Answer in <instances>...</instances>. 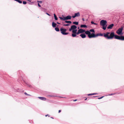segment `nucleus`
I'll list each match as a JSON object with an SVG mask.
<instances>
[{
  "label": "nucleus",
  "mask_w": 124,
  "mask_h": 124,
  "mask_svg": "<svg viewBox=\"0 0 124 124\" xmlns=\"http://www.w3.org/2000/svg\"><path fill=\"white\" fill-rule=\"evenodd\" d=\"M52 25L53 27L54 28V22H52Z\"/></svg>",
  "instance_id": "obj_24"
},
{
  "label": "nucleus",
  "mask_w": 124,
  "mask_h": 124,
  "mask_svg": "<svg viewBox=\"0 0 124 124\" xmlns=\"http://www.w3.org/2000/svg\"><path fill=\"white\" fill-rule=\"evenodd\" d=\"M48 116V115H46L45 116L46 117V116Z\"/></svg>",
  "instance_id": "obj_38"
},
{
  "label": "nucleus",
  "mask_w": 124,
  "mask_h": 124,
  "mask_svg": "<svg viewBox=\"0 0 124 124\" xmlns=\"http://www.w3.org/2000/svg\"><path fill=\"white\" fill-rule=\"evenodd\" d=\"M77 35V33H73L72 34V36L73 37H75Z\"/></svg>",
  "instance_id": "obj_15"
},
{
  "label": "nucleus",
  "mask_w": 124,
  "mask_h": 124,
  "mask_svg": "<svg viewBox=\"0 0 124 124\" xmlns=\"http://www.w3.org/2000/svg\"><path fill=\"white\" fill-rule=\"evenodd\" d=\"M77 30L76 29L75 30H73L72 31V32L73 33H77Z\"/></svg>",
  "instance_id": "obj_13"
},
{
  "label": "nucleus",
  "mask_w": 124,
  "mask_h": 124,
  "mask_svg": "<svg viewBox=\"0 0 124 124\" xmlns=\"http://www.w3.org/2000/svg\"><path fill=\"white\" fill-rule=\"evenodd\" d=\"M104 36L108 39H112L114 37L115 38L119 40H124V36H119L117 35H115L114 32H111L110 33L107 32L106 33H104Z\"/></svg>",
  "instance_id": "obj_1"
},
{
  "label": "nucleus",
  "mask_w": 124,
  "mask_h": 124,
  "mask_svg": "<svg viewBox=\"0 0 124 124\" xmlns=\"http://www.w3.org/2000/svg\"><path fill=\"white\" fill-rule=\"evenodd\" d=\"M80 36L83 38H85L86 37V35L84 34H81L80 35Z\"/></svg>",
  "instance_id": "obj_12"
},
{
  "label": "nucleus",
  "mask_w": 124,
  "mask_h": 124,
  "mask_svg": "<svg viewBox=\"0 0 124 124\" xmlns=\"http://www.w3.org/2000/svg\"><path fill=\"white\" fill-rule=\"evenodd\" d=\"M87 27V26L85 24L81 25L80 26V27L81 28H86Z\"/></svg>",
  "instance_id": "obj_14"
},
{
  "label": "nucleus",
  "mask_w": 124,
  "mask_h": 124,
  "mask_svg": "<svg viewBox=\"0 0 124 124\" xmlns=\"http://www.w3.org/2000/svg\"><path fill=\"white\" fill-rule=\"evenodd\" d=\"M25 83H26V84H27V86L30 87H32V86L31 85H29V84H28L27 83H26L25 82Z\"/></svg>",
  "instance_id": "obj_19"
},
{
  "label": "nucleus",
  "mask_w": 124,
  "mask_h": 124,
  "mask_svg": "<svg viewBox=\"0 0 124 124\" xmlns=\"http://www.w3.org/2000/svg\"><path fill=\"white\" fill-rule=\"evenodd\" d=\"M38 5L39 7H41V6L40 5V4H39V3H38Z\"/></svg>",
  "instance_id": "obj_31"
},
{
  "label": "nucleus",
  "mask_w": 124,
  "mask_h": 124,
  "mask_svg": "<svg viewBox=\"0 0 124 124\" xmlns=\"http://www.w3.org/2000/svg\"><path fill=\"white\" fill-rule=\"evenodd\" d=\"M24 94L26 95H28V96H30V94H28L27 93H26V92H25L24 93Z\"/></svg>",
  "instance_id": "obj_26"
},
{
  "label": "nucleus",
  "mask_w": 124,
  "mask_h": 124,
  "mask_svg": "<svg viewBox=\"0 0 124 124\" xmlns=\"http://www.w3.org/2000/svg\"><path fill=\"white\" fill-rule=\"evenodd\" d=\"M55 20H57V18L56 16L55 15Z\"/></svg>",
  "instance_id": "obj_25"
},
{
  "label": "nucleus",
  "mask_w": 124,
  "mask_h": 124,
  "mask_svg": "<svg viewBox=\"0 0 124 124\" xmlns=\"http://www.w3.org/2000/svg\"><path fill=\"white\" fill-rule=\"evenodd\" d=\"M73 23L76 25H78V22H73Z\"/></svg>",
  "instance_id": "obj_20"
},
{
  "label": "nucleus",
  "mask_w": 124,
  "mask_h": 124,
  "mask_svg": "<svg viewBox=\"0 0 124 124\" xmlns=\"http://www.w3.org/2000/svg\"><path fill=\"white\" fill-rule=\"evenodd\" d=\"M87 98H86V99H85V100H87Z\"/></svg>",
  "instance_id": "obj_40"
},
{
  "label": "nucleus",
  "mask_w": 124,
  "mask_h": 124,
  "mask_svg": "<svg viewBox=\"0 0 124 124\" xmlns=\"http://www.w3.org/2000/svg\"><path fill=\"white\" fill-rule=\"evenodd\" d=\"M114 24H112L109 25L107 27L108 29H111L112 27L113 26Z\"/></svg>",
  "instance_id": "obj_11"
},
{
  "label": "nucleus",
  "mask_w": 124,
  "mask_h": 124,
  "mask_svg": "<svg viewBox=\"0 0 124 124\" xmlns=\"http://www.w3.org/2000/svg\"><path fill=\"white\" fill-rule=\"evenodd\" d=\"M38 2L40 3H41L42 2V1H38Z\"/></svg>",
  "instance_id": "obj_30"
},
{
  "label": "nucleus",
  "mask_w": 124,
  "mask_h": 124,
  "mask_svg": "<svg viewBox=\"0 0 124 124\" xmlns=\"http://www.w3.org/2000/svg\"><path fill=\"white\" fill-rule=\"evenodd\" d=\"M82 20H83V21H84L85 20L84 19V18H83Z\"/></svg>",
  "instance_id": "obj_36"
},
{
  "label": "nucleus",
  "mask_w": 124,
  "mask_h": 124,
  "mask_svg": "<svg viewBox=\"0 0 124 124\" xmlns=\"http://www.w3.org/2000/svg\"><path fill=\"white\" fill-rule=\"evenodd\" d=\"M61 111V110H59V113Z\"/></svg>",
  "instance_id": "obj_35"
},
{
  "label": "nucleus",
  "mask_w": 124,
  "mask_h": 124,
  "mask_svg": "<svg viewBox=\"0 0 124 124\" xmlns=\"http://www.w3.org/2000/svg\"><path fill=\"white\" fill-rule=\"evenodd\" d=\"M103 97V96L101 97L100 98H98V99H102Z\"/></svg>",
  "instance_id": "obj_29"
},
{
  "label": "nucleus",
  "mask_w": 124,
  "mask_h": 124,
  "mask_svg": "<svg viewBox=\"0 0 124 124\" xmlns=\"http://www.w3.org/2000/svg\"><path fill=\"white\" fill-rule=\"evenodd\" d=\"M94 24L95 25H97V23H94Z\"/></svg>",
  "instance_id": "obj_34"
},
{
  "label": "nucleus",
  "mask_w": 124,
  "mask_h": 124,
  "mask_svg": "<svg viewBox=\"0 0 124 124\" xmlns=\"http://www.w3.org/2000/svg\"><path fill=\"white\" fill-rule=\"evenodd\" d=\"M77 100H74V101H77Z\"/></svg>",
  "instance_id": "obj_39"
},
{
  "label": "nucleus",
  "mask_w": 124,
  "mask_h": 124,
  "mask_svg": "<svg viewBox=\"0 0 124 124\" xmlns=\"http://www.w3.org/2000/svg\"><path fill=\"white\" fill-rule=\"evenodd\" d=\"M65 22L67 23H71V22L70 21H65Z\"/></svg>",
  "instance_id": "obj_21"
},
{
  "label": "nucleus",
  "mask_w": 124,
  "mask_h": 124,
  "mask_svg": "<svg viewBox=\"0 0 124 124\" xmlns=\"http://www.w3.org/2000/svg\"><path fill=\"white\" fill-rule=\"evenodd\" d=\"M27 2L25 1H23V3L24 4H26Z\"/></svg>",
  "instance_id": "obj_27"
},
{
  "label": "nucleus",
  "mask_w": 124,
  "mask_h": 124,
  "mask_svg": "<svg viewBox=\"0 0 124 124\" xmlns=\"http://www.w3.org/2000/svg\"><path fill=\"white\" fill-rule=\"evenodd\" d=\"M55 30L57 31H59V28L58 27H56L55 28Z\"/></svg>",
  "instance_id": "obj_18"
},
{
  "label": "nucleus",
  "mask_w": 124,
  "mask_h": 124,
  "mask_svg": "<svg viewBox=\"0 0 124 124\" xmlns=\"http://www.w3.org/2000/svg\"><path fill=\"white\" fill-rule=\"evenodd\" d=\"M89 31L90 32V31L93 32L94 33L95 32L94 31L93 29H91V30H90Z\"/></svg>",
  "instance_id": "obj_23"
},
{
  "label": "nucleus",
  "mask_w": 124,
  "mask_h": 124,
  "mask_svg": "<svg viewBox=\"0 0 124 124\" xmlns=\"http://www.w3.org/2000/svg\"><path fill=\"white\" fill-rule=\"evenodd\" d=\"M70 25V24H64L63 25L64 26H69Z\"/></svg>",
  "instance_id": "obj_28"
},
{
  "label": "nucleus",
  "mask_w": 124,
  "mask_h": 124,
  "mask_svg": "<svg viewBox=\"0 0 124 124\" xmlns=\"http://www.w3.org/2000/svg\"><path fill=\"white\" fill-rule=\"evenodd\" d=\"M85 33L88 35V37L90 38H92L96 37L99 36H102L103 34L101 33H99L95 35L94 33H92L91 34L90 32L88 31L85 32Z\"/></svg>",
  "instance_id": "obj_2"
},
{
  "label": "nucleus",
  "mask_w": 124,
  "mask_h": 124,
  "mask_svg": "<svg viewBox=\"0 0 124 124\" xmlns=\"http://www.w3.org/2000/svg\"><path fill=\"white\" fill-rule=\"evenodd\" d=\"M59 18L60 19H61L62 20H66L65 17H60Z\"/></svg>",
  "instance_id": "obj_16"
},
{
  "label": "nucleus",
  "mask_w": 124,
  "mask_h": 124,
  "mask_svg": "<svg viewBox=\"0 0 124 124\" xmlns=\"http://www.w3.org/2000/svg\"><path fill=\"white\" fill-rule=\"evenodd\" d=\"M107 22L106 21L102 20L100 21V24L102 26V28L105 30L107 26Z\"/></svg>",
  "instance_id": "obj_3"
},
{
  "label": "nucleus",
  "mask_w": 124,
  "mask_h": 124,
  "mask_svg": "<svg viewBox=\"0 0 124 124\" xmlns=\"http://www.w3.org/2000/svg\"><path fill=\"white\" fill-rule=\"evenodd\" d=\"M91 23L92 24H94V23L93 21H91Z\"/></svg>",
  "instance_id": "obj_32"
},
{
  "label": "nucleus",
  "mask_w": 124,
  "mask_h": 124,
  "mask_svg": "<svg viewBox=\"0 0 124 124\" xmlns=\"http://www.w3.org/2000/svg\"><path fill=\"white\" fill-rule=\"evenodd\" d=\"M60 30L61 33L63 35H66L68 34V33L65 32L66 31V30L65 29L61 28Z\"/></svg>",
  "instance_id": "obj_4"
},
{
  "label": "nucleus",
  "mask_w": 124,
  "mask_h": 124,
  "mask_svg": "<svg viewBox=\"0 0 124 124\" xmlns=\"http://www.w3.org/2000/svg\"><path fill=\"white\" fill-rule=\"evenodd\" d=\"M113 95V94H111V95Z\"/></svg>",
  "instance_id": "obj_41"
},
{
  "label": "nucleus",
  "mask_w": 124,
  "mask_h": 124,
  "mask_svg": "<svg viewBox=\"0 0 124 124\" xmlns=\"http://www.w3.org/2000/svg\"><path fill=\"white\" fill-rule=\"evenodd\" d=\"M15 1H16L20 3H22V1L20 0H14Z\"/></svg>",
  "instance_id": "obj_17"
},
{
  "label": "nucleus",
  "mask_w": 124,
  "mask_h": 124,
  "mask_svg": "<svg viewBox=\"0 0 124 124\" xmlns=\"http://www.w3.org/2000/svg\"><path fill=\"white\" fill-rule=\"evenodd\" d=\"M80 16V13L79 12H78L77 13H75V15L74 16H73L72 17L73 18H75L76 17H78Z\"/></svg>",
  "instance_id": "obj_8"
},
{
  "label": "nucleus",
  "mask_w": 124,
  "mask_h": 124,
  "mask_svg": "<svg viewBox=\"0 0 124 124\" xmlns=\"http://www.w3.org/2000/svg\"><path fill=\"white\" fill-rule=\"evenodd\" d=\"M123 28L122 27L119 28L116 31V33L118 35H121L123 34L122 33L123 30Z\"/></svg>",
  "instance_id": "obj_5"
},
{
  "label": "nucleus",
  "mask_w": 124,
  "mask_h": 124,
  "mask_svg": "<svg viewBox=\"0 0 124 124\" xmlns=\"http://www.w3.org/2000/svg\"><path fill=\"white\" fill-rule=\"evenodd\" d=\"M38 98L44 101H45L46 100V98L45 97H38Z\"/></svg>",
  "instance_id": "obj_9"
},
{
  "label": "nucleus",
  "mask_w": 124,
  "mask_h": 124,
  "mask_svg": "<svg viewBox=\"0 0 124 124\" xmlns=\"http://www.w3.org/2000/svg\"><path fill=\"white\" fill-rule=\"evenodd\" d=\"M77 28V26L75 25H73L71 26V28L69 29V31H71L72 30H75Z\"/></svg>",
  "instance_id": "obj_7"
},
{
  "label": "nucleus",
  "mask_w": 124,
  "mask_h": 124,
  "mask_svg": "<svg viewBox=\"0 0 124 124\" xmlns=\"http://www.w3.org/2000/svg\"><path fill=\"white\" fill-rule=\"evenodd\" d=\"M46 14L48 16H50V15L48 13H46Z\"/></svg>",
  "instance_id": "obj_33"
},
{
  "label": "nucleus",
  "mask_w": 124,
  "mask_h": 124,
  "mask_svg": "<svg viewBox=\"0 0 124 124\" xmlns=\"http://www.w3.org/2000/svg\"><path fill=\"white\" fill-rule=\"evenodd\" d=\"M96 94V93H91V94H88V96L92 95H94L95 94Z\"/></svg>",
  "instance_id": "obj_22"
},
{
  "label": "nucleus",
  "mask_w": 124,
  "mask_h": 124,
  "mask_svg": "<svg viewBox=\"0 0 124 124\" xmlns=\"http://www.w3.org/2000/svg\"><path fill=\"white\" fill-rule=\"evenodd\" d=\"M66 20H70L71 19V17L70 16H68L65 17Z\"/></svg>",
  "instance_id": "obj_10"
},
{
  "label": "nucleus",
  "mask_w": 124,
  "mask_h": 124,
  "mask_svg": "<svg viewBox=\"0 0 124 124\" xmlns=\"http://www.w3.org/2000/svg\"><path fill=\"white\" fill-rule=\"evenodd\" d=\"M53 15H54V14H53Z\"/></svg>",
  "instance_id": "obj_42"
},
{
  "label": "nucleus",
  "mask_w": 124,
  "mask_h": 124,
  "mask_svg": "<svg viewBox=\"0 0 124 124\" xmlns=\"http://www.w3.org/2000/svg\"><path fill=\"white\" fill-rule=\"evenodd\" d=\"M86 31H85V30L81 29L78 30L77 32V34H79L84 33Z\"/></svg>",
  "instance_id": "obj_6"
},
{
  "label": "nucleus",
  "mask_w": 124,
  "mask_h": 124,
  "mask_svg": "<svg viewBox=\"0 0 124 124\" xmlns=\"http://www.w3.org/2000/svg\"><path fill=\"white\" fill-rule=\"evenodd\" d=\"M58 23V24H59V23Z\"/></svg>",
  "instance_id": "obj_43"
},
{
  "label": "nucleus",
  "mask_w": 124,
  "mask_h": 124,
  "mask_svg": "<svg viewBox=\"0 0 124 124\" xmlns=\"http://www.w3.org/2000/svg\"><path fill=\"white\" fill-rule=\"evenodd\" d=\"M54 24H55V27L56 26V24H55V23Z\"/></svg>",
  "instance_id": "obj_37"
}]
</instances>
